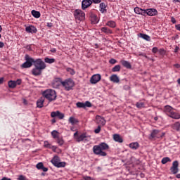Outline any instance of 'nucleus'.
<instances>
[{
	"label": "nucleus",
	"instance_id": "nucleus-24",
	"mask_svg": "<svg viewBox=\"0 0 180 180\" xmlns=\"http://www.w3.org/2000/svg\"><path fill=\"white\" fill-rule=\"evenodd\" d=\"M121 64L123 65V67H125V68H131V65L129 61L121 60Z\"/></svg>",
	"mask_w": 180,
	"mask_h": 180
},
{
	"label": "nucleus",
	"instance_id": "nucleus-26",
	"mask_svg": "<svg viewBox=\"0 0 180 180\" xmlns=\"http://www.w3.org/2000/svg\"><path fill=\"white\" fill-rule=\"evenodd\" d=\"M100 11H101V13L106 12V4H105V3L100 4Z\"/></svg>",
	"mask_w": 180,
	"mask_h": 180
},
{
	"label": "nucleus",
	"instance_id": "nucleus-3",
	"mask_svg": "<svg viewBox=\"0 0 180 180\" xmlns=\"http://www.w3.org/2000/svg\"><path fill=\"white\" fill-rule=\"evenodd\" d=\"M165 112L169 116V117H172V119H180V115L176 112L175 110L169 105H166L165 107Z\"/></svg>",
	"mask_w": 180,
	"mask_h": 180
},
{
	"label": "nucleus",
	"instance_id": "nucleus-62",
	"mask_svg": "<svg viewBox=\"0 0 180 180\" xmlns=\"http://www.w3.org/2000/svg\"><path fill=\"white\" fill-rule=\"evenodd\" d=\"M51 53H56V49H51Z\"/></svg>",
	"mask_w": 180,
	"mask_h": 180
},
{
	"label": "nucleus",
	"instance_id": "nucleus-46",
	"mask_svg": "<svg viewBox=\"0 0 180 180\" xmlns=\"http://www.w3.org/2000/svg\"><path fill=\"white\" fill-rule=\"evenodd\" d=\"M18 180H26V177L23 175H20L18 176Z\"/></svg>",
	"mask_w": 180,
	"mask_h": 180
},
{
	"label": "nucleus",
	"instance_id": "nucleus-30",
	"mask_svg": "<svg viewBox=\"0 0 180 180\" xmlns=\"http://www.w3.org/2000/svg\"><path fill=\"white\" fill-rule=\"evenodd\" d=\"M32 16H34V18H39L40 17V12L32 10Z\"/></svg>",
	"mask_w": 180,
	"mask_h": 180
},
{
	"label": "nucleus",
	"instance_id": "nucleus-14",
	"mask_svg": "<svg viewBox=\"0 0 180 180\" xmlns=\"http://www.w3.org/2000/svg\"><path fill=\"white\" fill-rule=\"evenodd\" d=\"M92 5V1L91 0H83L82 2V8L85 11L86 8H89Z\"/></svg>",
	"mask_w": 180,
	"mask_h": 180
},
{
	"label": "nucleus",
	"instance_id": "nucleus-13",
	"mask_svg": "<svg viewBox=\"0 0 180 180\" xmlns=\"http://www.w3.org/2000/svg\"><path fill=\"white\" fill-rule=\"evenodd\" d=\"M145 13L148 15V16H155L157 13H158V11L155 8H148L145 10Z\"/></svg>",
	"mask_w": 180,
	"mask_h": 180
},
{
	"label": "nucleus",
	"instance_id": "nucleus-27",
	"mask_svg": "<svg viewBox=\"0 0 180 180\" xmlns=\"http://www.w3.org/2000/svg\"><path fill=\"white\" fill-rule=\"evenodd\" d=\"M69 123H71V124L72 126H74V124H75V123H78V120L77 119H75V117H70L69 118Z\"/></svg>",
	"mask_w": 180,
	"mask_h": 180
},
{
	"label": "nucleus",
	"instance_id": "nucleus-61",
	"mask_svg": "<svg viewBox=\"0 0 180 180\" xmlns=\"http://www.w3.org/2000/svg\"><path fill=\"white\" fill-rule=\"evenodd\" d=\"M23 103H24V105H27V101H26V99H24Z\"/></svg>",
	"mask_w": 180,
	"mask_h": 180
},
{
	"label": "nucleus",
	"instance_id": "nucleus-6",
	"mask_svg": "<svg viewBox=\"0 0 180 180\" xmlns=\"http://www.w3.org/2000/svg\"><path fill=\"white\" fill-rule=\"evenodd\" d=\"M25 60H26V62L24 63L21 67L22 68H30V67L33 65V63H34V59L29 57V56L27 55L25 56Z\"/></svg>",
	"mask_w": 180,
	"mask_h": 180
},
{
	"label": "nucleus",
	"instance_id": "nucleus-32",
	"mask_svg": "<svg viewBox=\"0 0 180 180\" xmlns=\"http://www.w3.org/2000/svg\"><path fill=\"white\" fill-rule=\"evenodd\" d=\"M101 31L103 32V33H107L108 34H112V30H110L109 28L106 27H102Z\"/></svg>",
	"mask_w": 180,
	"mask_h": 180
},
{
	"label": "nucleus",
	"instance_id": "nucleus-53",
	"mask_svg": "<svg viewBox=\"0 0 180 180\" xmlns=\"http://www.w3.org/2000/svg\"><path fill=\"white\" fill-rule=\"evenodd\" d=\"M171 22H172L173 23H176V20H175V18L172 17L171 18Z\"/></svg>",
	"mask_w": 180,
	"mask_h": 180
},
{
	"label": "nucleus",
	"instance_id": "nucleus-36",
	"mask_svg": "<svg viewBox=\"0 0 180 180\" xmlns=\"http://www.w3.org/2000/svg\"><path fill=\"white\" fill-rule=\"evenodd\" d=\"M56 143H58L59 146H63V144H64V140L62 137L59 136V138L56 139Z\"/></svg>",
	"mask_w": 180,
	"mask_h": 180
},
{
	"label": "nucleus",
	"instance_id": "nucleus-21",
	"mask_svg": "<svg viewBox=\"0 0 180 180\" xmlns=\"http://www.w3.org/2000/svg\"><path fill=\"white\" fill-rule=\"evenodd\" d=\"M91 23H94V25H96L98 22H99V20L98 19V17L96 15L91 13L90 15Z\"/></svg>",
	"mask_w": 180,
	"mask_h": 180
},
{
	"label": "nucleus",
	"instance_id": "nucleus-11",
	"mask_svg": "<svg viewBox=\"0 0 180 180\" xmlns=\"http://www.w3.org/2000/svg\"><path fill=\"white\" fill-rule=\"evenodd\" d=\"M101 78L102 77L99 74L94 75L90 79V82L91 84H98V82L101 81Z\"/></svg>",
	"mask_w": 180,
	"mask_h": 180
},
{
	"label": "nucleus",
	"instance_id": "nucleus-41",
	"mask_svg": "<svg viewBox=\"0 0 180 180\" xmlns=\"http://www.w3.org/2000/svg\"><path fill=\"white\" fill-rule=\"evenodd\" d=\"M44 167V165H43V162H39L36 166L37 169H41Z\"/></svg>",
	"mask_w": 180,
	"mask_h": 180
},
{
	"label": "nucleus",
	"instance_id": "nucleus-4",
	"mask_svg": "<svg viewBox=\"0 0 180 180\" xmlns=\"http://www.w3.org/2000/svg\"><path fill=\"white\" fill-rule=\"evenodd\" d=\"M60 84L63 85L65 91H71L72 88L75 86L74 80L71 79H68L63 82H60Z\"/></svg>",
	"mask_w": 180,
	"mask_h": 180
},
{
	"label": "nucleus",
	"instance_id": "nucleus-20",
	"mask_svg": "<svg viewBox=\"0 0 180 180\" xmlns=\"http://www.w3.org/2000/svg\"><path fill=\"white\" fill-rule=\"evenodd\" d=\"M41 71H43L41 69L35 67L34 69H32V72L33 75L37 77L39 75H41Z\"/></svg>",
	"mask_w": 180,
	"mask_h": 180
},
{
	"label": "nucleus",
	"instance_id": "nucleus-18",
	"mask_svg": "<svg viewBox=\"0 0 180 180\" xmlns=\"http://www.w3.org/2000/svg\"><path fill=\"white\" fill-rule=\"evenodd\" d=\"M134 11L136 15H143V16L146 15V10L141 9L139 7L134 8Z\"/></svg>",
	"mask_w": 180,
	"mask_h": 180
},
{
	"label": "nucleus",
	"instance_id": "nucleus-23",
	"mask_svg": "<svg viewBox=\"0 0 180 180\" xmlns=\"http://www.w3.org/2000/svg\"><path fill=\"white\" fill-rule=\"evenodd\" d=\"M43 103H44V98L41 97L37 101V108H43Z\"/></svg>",
	"mask_w": 180,
	"mask_h": 180
},
{
	"label": "nucleus",
	"instance_id": "nucleus-34",
	"mask_svg": "<svg viewBox=\"0 0 180 180\" xmlns=\"http://www.w3.org/2000/svg\"><path fill=\"white\" fill-rule=\"evenodd\" d=\"M160 133V131L155 129L152 131V133L150 134V137L152 139H154V137H155L157 136V134H158Z\"/></svg>",
	"mask_w": 180,
	"mask_h": 180
},
{
	"label": "nucleus",
	"instance_id": "nucleus-39",
	"mask_svg": "<svg viewBox=\"0 0 180 180\" xmlns=\"http://www.w3.org/2000/svg\"><path fill=\"white\" fill-rule=\"evenodd\" d=\"M66 70L68 72H69L71 75H75V70L74 69H72L71 68H66Z\"/></svg>",
	"mask_w": 180,
	"mask_h": 180
},
{
	"label": "nucleus",
	"instance_id": "nucleus-38",
	"mask_svg": "<svg viewBox=\"0 0 180 180\" xmlns=\"http://www.w3.org/2000/svg\"><path fill=\"white\" fill-rule=\"evenodd\" d=\"M171 162V159H169L168 157L163 158L162 160V164H167V162Z\"/></svg>",
	"mask_w": 180,
	"mask_h": 180
},
{
	"label": "nucleus",
	"instance_id": "nucleus-44",
	"mask_svg": "<svg viewBox=\"0 0 180 180\" xmlns=\"http://www.w3.org/2000/svg\"><path fill=\"white\" fill-rule=\"evenodd\" d=\"M100 132H101V125H98L97 129L94 130V133H96V134H98Z\"/></svg>",
	"mask_w": 180,
	"mask_h": 180
},
{
	"label": "nucleus",
	"instance_id": "nucleus-33",
	"mask_svg": "<svg viewBox=\"0 0 180 180\" xmlns=\"http://www.w3.org/2000/svg\"><path fill=\"white\" fill-rule=\"evenodd\" d=\"M44 61H45V63H47L48 64H53V63H54V61H56V59L45 58Z\"/></svg>",
	"mask_w": 180,
	"mask_h": 180
},
{
	"label": "nucleus",
	"instance_id": "nucleus-45",
	"mask_svg": "<svg viewBox=\"0 0 180 180\" xmlns=\"http://www.w3.org/2000/svg\"><path fill=\"white\" fill-rule=\"evenodd\" d=\"M44 147H46V148H51V145H50V143H49V142L45 141L44 142Z\"/></svg>",
	"mask_w": 180,
	"mask_h": 180
},
{
	"label": "nucleus",
	"instance_id": "nucleus-58",
	"mask_svg": "<svg viewBox=\"0 0 180 180\" xmlns=\"http://www.w3.org/2000/svg\"><path fill=\"white\" fill-rule=\"evenodd\" d=\"M84 180H91V176H84Z\"/></svg>",
	"mask_w": 180,
	"mask_h": 180
},
{
	"label": "nucleus",
	"instance_id": "nucleus-56",
	"mask_svg": "<svg viewBox=\"0 0 180 180\" xmlns=\"http://www.w3.org/2000/svg\"><path fill=\"white\" fill-rule=\"evenodd\" d=\"M179 51V48L178 46H176L174 49V53H178Z\"/></svg>",
	"mask_w": 180,
	"mask_h": 180
},
{
	"label": "nucleus",
	"instance_id": "nucleus-63",
	"mask_svg": "<svg viewBox=\"0 0 180 180\" xmlns=\"http://www.w3.org/2000/svg\"><path fill=\"white\" fill-rule=\"evenodd\" d=\"M176 178H178L179 179H180V174H176Z\"/></svg>",
	"mask_w": 180,
	"mask_h": 180
},
{
	"label": "nucleus",
	"instance_id": "nucleus-59",
	"mask_svg": "<svg viewBox=\"0 0 180 180\" xmlns=\"http://www.w3.org/2000/svg\"><path fill=\"white\" fill-rule=\"evenodd\" d=\"M174 67H175L176 68H180V65L176 63L174 65Z\"/></svg>",
	"mask_w": 180,
	"mask_h": 180
},
{
	"label": "nucleus",
	"instance_id": "nucleus-47",
	"mask_svg": "<svg viewBox=\"0 0 180 180\" xmlns=\"http://www.w3.org/2000/svg\"><path fill=\"white\" fill-rule=\"evenodd\" d=\"M116 63H117V60H116V59H110V64H116Z\"/></svg>",
	"mask_w": 180,
	"mask_h": 180
},
{
	"label": "nucleus",
	"instance_id": "nucleus-16",
	"mask_svg": "<svg viewBox=\"0 0 180 180\" xmlns=\"http://www.w3.org/2000/svg\"><path fill=\"white\" fill-rule=\"evenodd\" d=\"M51 117H58V119H64V114L61 113L60 111L52 112L51 113Z\"/></svg>",
	"mask_w": 180,
	"mask_h": 180
},
{
	"label": "nucleus",
	"instance_id": "nucleus-17",
	"mask_svg": "<svg viewBox=\"0 0 180 180\" xmlns=\"http://www.w3.org/2000/svg\"><path fill=\"white\" fill-rule=\"evenodd\" d=\"M110 80L112 82H114V84H119L120 82V79H119V77L117 75H112L110 77Z\"/></svg>",
	"mask_w": 180,
	"mask_h": 180
},
{
	"label": "nucleus",
	"instance_id": "nucleus-22",
	"mask_svg": "<svg viewBox=\"0 0 180 180\" xmlns=\"http://www.w3.org/2000/svg\"><path fill=\"white\" fill-rule=\"evenodd\" d=\"M113 139L117 143H123V139H122V136H120L119 134H114Z\"/></svg>",
	"mask_w": 180,
	"mask_h": 180
},
{
	"label": "nucleus",
	"instance_id": "nucleus-10",
	"mask_svg": "<svg viewBox=\"0 0 180 180\" xmlns=\"http://www.w3.org/2000/svg\"><path fill=\"white\" fill-rule=\"evenodd\" d=\"M74 137L75 140L79 143L80 141H84V139H86V135L85 134H82L81 135H78V131H76L74 134Z\"/></svg>",
	"mask_w": 180,
	"mask_h": 180
},
{
	"label": "nucleus",
	"instance_id": "nucleus-60",
	"mask_svg": "<svg viewBox=\"0 0 180 180\" xmlns=\"http://www.w3.org/2000/svg\"><path fill=\"white\" fill-rule=\"evenodd\" d=\"M159 53H160V54H162V53H164V49H160V50H159Z\"/></svg>",
	"mask_w": 180,
	"mask_h": 180
},
{
	"label": "nucleus",
	"instance_id": "nucleus-8",
	"mask_svg": "<svg viewBox=\"0 0 180 180\" xmlns=\"http://www.w3.org/2000/svg\"><path fill=\"white\" fill-rule=\"evenodd\" d=\"M34 65L37 68H39V70H44L46 69V63L41 59H37L34 60Z\"/></svg>",
	"mask_w": 180,
	"mask_h": 180
},
{
	"label": "nucleus",
	"instance_id": "nucleus-51",
	"mask_svg": "<svg viewBox=\"0 0 180 180\" xmlns=\"http://www.w3.org/2000/svg\"><path fill=\"white\" fill-rule=\"evenodd\" d=\"M91 2H94V4H101V0H92Z\"/></svg>",
	"mask_w": 180,
	"mask_h": 180
},
{
	"label": "nucleus",
	"instance_id": "nucleus-43",
	"mask_svg": "<svg viewBox=\"0 0 180 180\" xmlns=\"http://www.w3.org/2000/svg\"><path fill=\"white\" fill-rule=\"evenodd\" d=\"M92 106V104L89 101H86L84 103V108H91Z\"/></svg>",
	"mask_w": 180,
	"mask_h": 180
},
{
	"label": "nucleus",
	"instance_id": "nucleus-15",
	"mask_svg": "<svg viewBox=\"0 0 180 180\" xmlns=\"http://www.w3.org/2000/svg\"><path fill=\"white\" fill-rule=\"evenodd\" d=\"M178 161L176 160L173 162L172 167L170 169V171L172 172V174H178Z\"/></svg>",
	"mask_w": 180,
	"mask_h": 180
},
{
	"label": "nucleus",
	"instance_id": "nucleus-37",
	"mask_svg": "<svg viewBox=\"0 0 180 180\" xmlns=\"http://www.w3.org/2000/svg\"><path fill=\"white\" fill-rule=\"evenodd\" d=\"M107 26L110 27H116V23L114 21H109L107 22Z\"/></svg>",
	"mask_w": 180,
	"mask_h": 180
},
{
	"label": "nucleus",
	"instance_id": "nucleus-9",
	"mask_svg": "<svg viewBox=\"0 0 180 180\" xmlns=\"http://www.w3.org/2000/svg\"><path fill=\"white\" fill-rule=\"evenodd\" d=\"M20 84H22V79H18L16 81L10 80L8 82V87L11 89L16 88V86L20 85Z\"/></svg>",
	"mask_w": 180,
	"mask_h": 180
},
{
	"label": "nucleus",
	"instance_id": "nucleus-57",
	"mask_svg": "<svg viewBox=\"0 0 180 180\" xmlns=\"http://www.w3.org/2000/svg\"><path fill=\"white\" fill-rule=\"evenodd\" d=\"M4 79H5L4 77L0 78V85H1V84H4Z\"/></svg>",
	"mask_w": 180,
	"mask_h": 180
},
{
	"label": "nucleus",
	"instance_id": "nucleus-35",
	"mask_svg": "<svg viewBox=\"0 0 180 180\" xmlns=\"http://www.w3.org/2000/svg\"><path fill=\"white\" fill-rule=\"evenodd\" d=\"M112 72H119L120 71V65H117L112 69Z\"/></svg>",
	"mask_w": 180,
	"mask_h": 180
},
{
	"label": "nucleus",
	"instance_id": "nucleus-64",
	"mask_svg": "<svg viewBox=\"0 0 180 180\" xmlns=\"http://www.w3.org/2000/svg\"><path fill=\"white\" fill-rule=\"evenodd\" d=\"M174 2H175V4L178 3V2H180L179 0H174Z\"/></svg>",
	"mask_w": 180,
	"mask_h": 180
},
{
	"label": "nucleus",
	"instance_id": "nucleus-40",
	"mask_svg": "<svg viewBox=\"0 0 180 180\" xmlns=\"http://www.w3.org/2000/svg\"><path fill=\"white\" fill-rule=\"evenodd\" d=\"M77 108H85L84 103L78 102L76 103Z\"/></svg>",
	"mask_w": 180,
	"mask_h": 180
},
{
	"label": "nucleus",
	"instance_id": "nucleus-25",
	"mask_svg": "<svg viewBox=\"0 0 180 180\" xmlns=\"http://www.w3.org/2000/svg\"><path fill=\"white\" fill-rule=\"evenodd\" d=\"M139 147V143L137 142H134L129 144V148H131L132 150H137Z\"/></svg>",
	"mask_w": 180,
	"mask_h": 180
},
{
	"label": "nucleus",
	"instance_id": "nucleus-7",
	"mask_svg": "<svg viewBox=\"0 0 180 180\" xmlns=\"http://www.w3.org/2000/svg\"><path fill=\"white\" fill-rule=\"evenodd\" d=\"M74 16L77 20H84L85 19V13L82 10L77 9L74 12Z\"/></svg>",
	"mask_w": 180,
	"mask_h": 180
},
{
	"label": "nucleus",
	"instance_id": "nucleus-19",
	"mask_svg": "<svg viewBox=\"0 0 180 180\" xmlns=\"http://www.w3.org/2000/svg\"><path fill=\"white\" fill-rule=\"evenodd\" d=\"M25 31L27 32V33H36L37 32V29H36L34 26L31 25L26 27Z\"/></svg>",
	"mask_w": 180,
	"mask_h": 180
},
{
	"label": "nucleus",
	"instance_id": "nucleus-49",
	"mask_svg": "<svg viewBox=\"0 0 180 180\" xmlns=\"http://www.w3.org/2000/svg\"><path fill=\"white\" fill-rule=\"evenodd\" d=\"M5 47V44L2 41H0V49H4Z\"/></svg>",
	"mask_w": 180,
	"mask_h": 180
},
{
	"label": "nucleus",
	"instance_id": "nucleus-42",
	"mask_svg": "<svg viewBox=\"0 0 180 180\" xmlns=\"http://www.w3.org/2000/svg\"><path fill=\"white\" fill-rule=\"evenodd\" d=\"M136 108H139V109H141V108H144V103H137Z\"/></svg>",
	"mask_w": 180,
	"mask_h": 180
},
{
	"label": "nucleus",
	"instance_id": "nucleus-52",
	"mask_svg": "<svg viewBox=\"0 0 180 180\" xmlns=\"http://www.w3.org/2000/svg\"><path fill=\"white\" fill-rule=\"evenodd\" d=\"M60 86V84H57V82H53V87L54 88H57V86Z\"/></svg>",
	"mask_w": 180,
	"mask_h": 180
},
{
	"label": "nucleus",
	"instance_id": "nucleus-54",
	"mask_svg": "<svg viewBox=\"0 0 180 180\" xmlns=\"http://www.w3.org/2000/svg\"><path fill=\"white\" fill-rule=\"evenodd\" d=\"M176 29L180 32V24L176 25Z\"/></svg>",
	"mask_w": 180,
	"mask_h": 180
},
{
	"label": "nucleus",
	"instance_id": "nucleus-2",
	"mask_svg": "<svg viewBox=\"0 0 180 180\" xmlns=\"http://www.w3.org/2000/svg\"><path fill=\"white\" fill-rule=\"evenodd\" d=\"M43 96L46 98L49 102H53V101H56L57 98V94L56 91L53 89H48L43 92Z\"/></svg>",
	"mask_w": 180,
	"mask_h": 180
},
{
	"label": "nucleus",
	"instance_id": "nucleus-28",
	"mask_svg": "<svg viewBox=\"0 0 180 180\" xmlns=\"http://www.w3.org/2000/svg\"><path fill=\"white\" fill-rule=\"evenodd\" d=\"M140 36L141 39H143L144 40H146L147 41H150L151 40V38L150 36L146 34H140Z\"/></svg>",
	"mask_w": 180,
	"mask_h": 180
},
{
	"label": "nucleus",
	"instance_id": "nucleus-5",
	"mask_svg": "<svg viewBox=\"0 0 180 180\" xmlns=\"http://www.w3.org/2000/svg\"><path fill=\"white\" fill-rule=\"evenodd\" d=\"M51 162H52L53 165L55 167H57L58 168H61L62 167L65 166V162H60V158L58 156H55L51 160Z\"/></svg>",
	"mask_w": 180,
	"mask_h": 180
},
{
	"label": "nucleus",
	"instance_id": "nucleus-31",
	"mask_svg": "<svg viewBox=\"0 0 180 180\" xmlns=\"http://www.w3.org/2000/svg\"><path fill=\"white\" fill-rule=\"evenodd\" d=\"M52 136L53 137V139H58L60 138V133H58V131L54 130L51 132Z\"/></svg>",
	"mask_w": 180,
	"mask_h": 180
},
{
	"label": "nucleus",
	"instance_id": "nucleus-50",
	"mask_svg": "<svg viewBox=\"0 0 180 180\" xmlns=\"http://www.w3.org/2000/svg\"><path fill=\"white\" fill-rule=\"evenodd\" d=\"M44 172H47L49 171V169L47 167H45L44 166L41 169Z\"/></svg>",
	"mask_w": 180,
	"mask_h": 180
},
{
	"label": "nucleus",
	"instance_id": "nucleus-55",
	"mask_svg": "<svg viewBox=\"0 0 180 180\" xmlns=\"http://www.w3.org/2000/svg\"><path fill=\"white\" fill-rule=\"evenodd\" d=\"M51 148L53 150V151H56V150H57V146H51Z\"/></svg>",
	"mask_w": 180,
	"mask_h": 180
},
{
	"label": "nucleus",
	"instance_id": "nucleus-48",
	"mask_svg": "<svg viewBox=\"0 0 180 180\" xmlns=\"http://www.w3.org/2000/svg\"><path fill=\"white\" fill-rule=\"evenodd\" d=\"M152 51L154 53H157L158 51V48H157V47L153 48Z\"/></svg>",
	"mask_w": 180,
	"mask_h": 180
},
{
	"label": "nucleus",
	"instance_id": "nucleus-29",
	"mask_svg": "<svg viewBox=\"0 0 180 180\" xmlns=\"http://www.w3.org/2000/svg\"><path fill=\"white\" fill-rule=\"evenodd\" d=\"M174 130H176V131H180V123L176 122L172 126Z\"/></svg>",
	"mask_w": 180,
	"mask_h": 180
},
{
	"label": "nucleus",
	"instance_id": "nucleus-12",
	"mask_svg": "<svg viewBox=\"0 0 180 180\" xmlns=\"http://www.w3.org/2000/svg\"><path fill=\"white\" fill-rule=\"evenodd\" d=\"M96 122L98 126H105V124H106V120H105V118L99 115L96 117Z\"/></svg>",
	"mask_w": 180,
	"mask_h": 180
},
{
	"label": "nucleus",
	"instance_id": "nucleus-1",
	"mask_svg": "<svg viewBox=\"0 0 180 180\" xmlns=\"http://www.w3.org/2000/svg\"><path fill=\"white\" fill-rule=\"evenodd\" d=\"M106 150H109V145L105 143H101L93 147V153L101 157H106L107 154L106 152H105Z\"/></svg>",
	"mask_w": 180,
	"mask_h": 180
}]
</instances>
